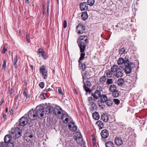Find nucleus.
<instances>
[{
  "label": "nucleus",
  "instance_id": "obj_1",
  "mask_svg": "<svg viewBox=\"0 0 147 147\" xmlns=\"http://www.w3.org/2000/svg\"><path fill=\"white\" fill-rule=\"evenodd\" d=\"M88 43V39H85L84 40L82 38H80V41L78 43V46L80 49V52L81 53L80 57V60L84 59V58L85 55L84 52L86 46Z\"/></svg>",
  "mask_w": 147,
  "mask_h": 147
},
{
  "label": "nucleus",
  "instance_id": "obj_2",
  "mask_svg": "<svg viewBox=\"0 0 147 147\" xmlns=\"http://www.w3.org/2000/svg\"><path fill=\"white\" fill-rule=\"evenodd\" d=\"M44 107L41 105L37 106L36 109L35 113L36 116L40 118L43 117L45 111L43 110Z\"/></svg>",
  "mask_w": 147,
  "mask_h": 147
},
{
  "label": "nucleus",
  "instance_id": "obj_3",
  "mask_svg": "<svg viewBox=\"0 0 147 147\" xmlns=\"http://www.w3.org/2000/svg\"><path fill=\"white\" fill-rule=\"evenodd\" d=\"M22 131L18 127L11 129V134L13 135V136L16 138H18L22 136Z\"/></svg>",
  "mask_w": 147,
  "mask_h": 147
},
{
  "label": "nucleus",
  "instance_id": "obj_4",
  "mask_svg": "<svg viewBox=\"0 0 147 147\" xmlns=\"http://www.w3.org/2000/svg\"><path fill=\"white\" fill-rule=\"evenodd\" d=\"M62 109L59 106H55L53 108V113L57 116H60L63 113Z\"/></svg>",
  "mask_w": 147,
  "mask_h": 147
},
{
  "label": "nucleus",
  "instance_id": "obj_5",
  "mask_svg": "<svg viewBox=\"0 0 147 147\" xmlns=\"http://www.w3.org/2000/svg\"><path fill=\"white\" fill-rule=\"evenodd\" d=\"M84 85L83 88L87 92H90L92 90L90 89L92 84L89 81H87L85 82L83 81Z\"/></svg>",
  "mask_w": 147,
  "mask_h": 147
},
{
  "label": "nucleus",
  "instance_id": "obj_6",
  "mask_svg": "<svg viewBox=\"0 0 147 147\" xmlns=\"http://www.w3.org/2000/svg\"><path fill=\"white\" fill-rule=\"evenodd\" d=\"M40 72L42 75L43 78L46 79L47 77L48 71L44 65H42L40 68Z\"/></svg>",
  "mask_w": 147,
  "mask_h": 147
},
{
  "label": "nucleus",
  "instance_id": "obj_7",
  "mask_svg": "<svg viewBox=\"0 0 147 147\" xmlns=\"http://www.w3.org/2000/svg\"><path fill=\"white\" fill-rule=\"evenodd\" d=\"M44 107L43 110L45 111L44 113L45 114H48L50 113H51L53 111V107L50 106L44 105H41Z\"/></svg>",
  "mask_w": 147,
  "mask_h": 147
},
{
  "label": "nucleus",
  "instance_id": "obj_8",
  "mask_svg": "<svg viewBox=\"0 0 147 147\" xmlns=\"http://www.w3.org/2000/svg\"><path fill=\"white\" fill-rule=\"evenodd\" d=\"M76 31L79 34H82L85 32V27L81 24H79L76 28Z\"/></svg>",
  "mask_w": 147,
  "mask_h": 147
},
{
  "label": "nucleus",
  "instance_id": "obj_9",
  "mask_svg": "<svg viewBox=\"0 0 147 147\" xmlns=\"http://www.w3.org/2000/svg\"><path fill=\"white\" fill-rule=\"evenodd\" d=\"M28 117L31 120H33L36 119V116L35 112L33 109H31L29 111Z\"/></svg>",
  "mask_w": 147,
  "mask_h": 147
},
{
  "label": "nucleus",
  "instance_id": "obj_10",
  "mask_svg": "<svg viewBox=\"0 0 147 147\" xmlns=\"http://www.w3.org/2000/svg\"><path fill=\"white\" fill-rule=\"evenodd\" d=\"M68 125L69 128L70 130L74 132L76 131L77 129V126L74 122H69L68 124Z\"/></svg>",
  "mask_w": 147,
  "mask_h": 147
},
{
  "label": "nucleus",
  "instance_id": "obj_11",
  "mask_svg": "<svg viewBox=\"0 0 147 147\" xmlns=\"http://www.w3.org/2000/svg\"><path fill=\"white\" fill-rule=\"evenodd\" d=\"M91 95L96 99L99 98L101 96L100 91V90H95L94 93H92Z\"/></svg>",
  "mask_w": 147,
  "mask_h": 147
},
{
  "label": "nucleus",
  "instance_id": "obj_12",
  "mask_svg": "<svg viewBox=\"0 0 147 147\" xmlns=\"http://www.w3.org/2000/svg\"><path fill=\"white\" fill-rule=\"evenodd\" d=\"M28 119L26 117H22L19 120L20 124L21 126H24L27 123Z\"/></svg>",
  "mask_w": 147,
  "mask_h": 147
},
{
  "label": "nucleus",
  "instance_id": "obj_13",
  "mask_svg": "<svg viewBox=\"0 0 147 147\" xmlns=\"http://www.w3.org/2000/svg\"><path fill=\"white\" fill-rule=\"evenodd\" d=\"M101 136L103 138H106L109 136L108 131L106 129H105L102 130L101 133Z\"/></svg>",
  "mask_w": 147,
  "mask_h": 147
},
{
  "label": "nucleus",
  "instance_id": "obj_14",
  "mask_svg": "<svg viewBox=\"0 0 147 147\" xmlns=\"http://www.w3.org/2000/svg\"><path fill=\"white\" fill-rule=\"evenodd\" d=\"M88 5L86 2H84L80 3V8L82 11H84L86 10L88 8Z\"/></svg>",
  "mask_w": 147,
  "mask_h": 147
},
{
  "label": "nucleus",
  "instance_id": "obj_15",
  "mask_svg": "<svg viewBox=\"0 0 147 147\" xmlns=\"http://www.w3.org/2000/svg\"><path fill=\"white\" fill-rule=\"evenodd\" d=\"M12 136H12L11 133V135L9 134L6 135L4 138V142L5 143H9V142L11 141Z\"/></svg>",
  "mask_w": 147,
  "mask_h": 147
},
{
  "label": "nucleus",
  "instance_id": "obj_16",
  "mask_svg": "<svg viewBox=\"0 0 147 147\" xmlns=\"http://www.w3.org/2000/svg\"><path fill=\"white\" fill-rule=\"evenodd\" d=\"M90 75L88 71H85L84 73L82 74V78L83 80V81H84V79H88L90 78Z\"/></svg>",
  "mask_w": 147,
  "mask_h": 147
},
{
  "label": "nucleus",
  "instance_id": "obj_17",
  "mask_svg": "<svg viewBox=\"0 0 147 147\" xmlns=\"http://www.w3.org/2000/svg\"><path fill=\"white\" fill-rule=\"evenodd\" d=\"M69 116L66 114H63L61 117V119L63 122L65 123H68L69 121Z\"/></svg>",
  "mask_w": 147,
  "mask_h": 147
},
{
  "label": "nucleus",
  "instance_id": "obj_18",
  "mask_svg": "<svg viewBox=\"0 0 147 147\" xmlns=\"http://www.w3.org/2000/svg\"><path fill=\"white\" fill-rule=\"evenodd\" d=\"M78 134H79L77 136H76L75 139L78 143L80 144L82 141L83 139L81 135L79 133H78Z\"/></svg>",
  "mask_w": 147,
  "mask_h": 147
},
{
  "label": "nucleus",
  "instance_id": "obj_19",
  "mask_svg": "<svg viewBox=\"0 0 147 147\" xmlns=\"http://www.w3.org/2000/svg\"><path fill=\"white\" fill-rule=\"evenodd\" d=\"M115 143L117 146H121L123 144L122 140L118 137H116L115 138Z\"/></svg>",
  "mask_w": 147,
  "mask_h": 147
},
{
  "label": "nucleus",
  "instance_id": "obj_20",
  "mask_svg": "<svg viewBox=\"0 0 147 147\" xmlns=\"http://www.w3.org/2000/svg\"><path fill=\"white\" fill-rule=\"evenodd\" d=\"M123 63L125 67L130 66L132 67H134L135 66V64L132 63L130 62L128 59L124 61Z\"/></svg>",
  "mask_w": 147,
  "mask_h": 147
},
{
  "label": "nucleus",
  "instance_id": "obj_21",
  "mask_svg": "<svg viewBox=\"0 0 147 147\" xmlns=\"http://www.w3.org/2000/svg\"><path fill=\"white\" fill-rule=\"evenodd\" d=\"M115 76L117 78H122L123 76L122 70L119 69L118 71L116 72Z\"/></svg>",
  "mask_w": 147,
  "mask_h": 147
},
{
  "label": "nucleus",
  "instance_id": "obj_22",
  "mask_svg": "<svg viewBox=\"0 0 147 147\" xmlns=\"http://www.w3.org/2000/svg\"><path fill=\"white\" fill-rule=\"evenodd\" d=\"M101 118L102 121L105 122H107L109 119L107 114L106 113L102 114L101 115Z\"/></svg>",
  "mask_w": 147,
  "mask_h": 147
},
{
  "label": "nucleus",
  "instance_id": "obj_23",
  "mask_svg": "<svg viewBox=\"0 0 147 147\" xmlns=\"http://www.w3.org/2000/svg\"><path fill=\"white\" fill-rule=\"evenodd\" d=\"M134 67H132L129 66H127L125 67L124 71L126 74H129L131 73V71L132 69Z\"/></svg>",
  "mask_w": 147,
  "mask_h": 147
},
{
  "label": "nucleus",
  "instance_id": "obj_24",
  "mask_svg": "<svg viewBox=\"0 0 147 147\" xmlns=\"http://www.w3.org/2000/svg\"><path fill=\"white\" fill-rule=\"evenodd\" d=\"M92 115L94 119L96 120H98L100 118V116L99 114L96 111L93 113Z\"/></svg>",
  "mask_w": 147,
  "mask_h": 147
},
{
  "label": "nucleus",
  "instance_id": "obj_25",
  "mask_svg": "<svg viewBox=\"0 0 147 147\" xmlns=\"http://www.w3.org/2000/svg\"><path fill=\"white\" fill-rule=\"evenodd\" d=\"M81 16L82 19L84 20L87 19L88 17V13L86 11L83 12L82 13Z\"/></svg>",
  "mask_w": 147,
  "mask_h": 147
},
{
  "label": "nucleus",
  "instance_id": "obj_26",
  "mask_svg": "<svg viewBox=\"0 0 147 147\" xmlns=\"http://www.w3.org/2000/svg\"><path fill=\"white\" fill-rule=\"evenodd\" d=\"M118 69V66L117 65H113L111 68V71L113 72H116Z\"/></svg>",
  "mask_w": 147,
  "mask_h": 147
},
{
  "label": "nucleus",
  "instance_id": "obj_27",
  "mask_svg": "<svg viewBox=\"0 0 147 147\" xmlns=\"http://www.w3.org/2000/svg\"><path fill=\"white\" fill-rule=\"evenodd\" d=\"M112 96L115 98L118 97L119 95V92L118 90L117 89L112 92Z\"/></svg>",
  "mask_w": 147,
  "mask_h": 147
},
{
  "label": "nucleus",
  "instance_id": "obj_28",
  "mask_svg": "<svg viewBox=\"0 0 147 147\" xmlns=\"http://www.w3.org/2000/svg\"><path fill=\"white\" fill-rule=\"evenodd\" d=\"M96 123L98 125L100 129H101L103 128L104 127V125L102 121L100 120L96 122Z\"/></svg>",
  "mask_w": 147,
  "mask_h": 147
},
{
  "label": "nucleus",
  "instance_id": "obj_29",
  "mask_svg": "<svg viewBox=\"0 0 147 147\" xmlns=\"http://www.w3.org/2000/svg\"><path fill=\"white\" fill-rule=\"evenodd\" d=\"M106 76L107 77L111 78L113 74L111 73V71L109 70H107L105 72Z\"/></svg>",
  "mask_w": 147,
  "mask_h": 147
},
{
  "label": "nucleus",
  "instance_id": "obj_30",
  "mask_svg": "<svg viewBox=\"0 0 147 147\" xmlns=\"http://www.w3.org/2000/svg\"><path fill=\"white\" fill-rule=\"evenodd\" d=\"M105 145L106 147H114V145L113 143L110 141L107 142L105 144Z\"/></svg>",
  "mask_w": 147,
  "mask_h": 147
},
{
  "label": "nucleus",
  "instance_id": "obj_31",
  "mask_svg": "<svg viewBox=\"0 0 147 147\" xmlns=\"http://www.w3.org/2000/svg\"><path fill=\"white\" fill-rule=\"evenodd\" d=\"M115 90H117L116 87L115 86L114 84H112L111 85L109 88V91L112 92L115 91Z\"/></svg>",
  "mask_w": 147,
  "mask_h": 147
},
{
  "label": "nucleus",
  "instance_id": "obj_32",
  "mask_svg": "<svg viewBox=\"0 0 147 147\" xmlns=\"http://www.w3.org/2000/svg\"><path fill=\"white\" fill-rule=\"evenodd\" d=\"M117 83L119 86H122L124 83V80L122 78H120L117 80Z\"/></svg>",
  "mask_w": 147,
  "mask_h": 147
},
{
  "label": "nucleus",
  "instance_id": "obj_33",
  "mask_svg": "<svg viewBox=\"0 0 147 147\" xmlns=\"http://www.w3.org/2000/svg\"><path fill=\"white\" fill-rule=\"evenodd\" d=\"M100 98L101 101L103 102H105L107 100V96L105 95H102V96L101 95Z\"/></svg>",
  "mask_w": 147,
  "mask_h": 147
},
{
  "label": "nucleus",
  "instance_id": "obj_34",
  "mask_svg": "<svg viewBox=\"0 0 147 147\" xmlns=\"http://www.w3.org/2000/svg\"><path fill=\"white\" fill-rule=\"evenodd\" d=\"M88 100L90 104H93L96 101L94 97L93 98L92 96L89 97L88 98Z\"/></svg>",
  "mask_w": 147,
  "mask_h": 147
},
{
  "label": "nucleus",
  "instance_id": "obj_35",
  "mask_svg": "<svg viewBox=\"0 0 147 147\" xmlns=\"http://www.w3.org/2000/svg\"><path fill=\"white\" fill-rule=\"evenodd\" d=\"M18 61V59L17 57V56H16L14 58L13 61L14 66L16 68L17 67V63Z\"/></svg>",
  "mask_w": 147,
  "mask_h": 147
},
{
  "label": "nucleus",
  "instance_id": "obj_36",
  "mask_svg": "<svg viewBox=\"0 0 147 147\" xmlns=\"http://www.w3.org/2000/svg\"><path fill=\"white\" fill-rule=\"evenodd\" d=\"M119 51V53L121 55H122L125 53V49L124 47H122L121 46L120 47Z\"/></svg>",
  "mask_w": 147,
  "mask_h": 147
},
{
  "label": "nucleus",
  "instance_id": "obj_37",
  "mask_svg": "<svg viewBox=\"0 0 147 147\" xmlns=\"http://www.w3.org/2000/svg\"><path fill=\"white\" fill-rule=\"evenodd\" d=\"M80 58H79L78 60V63L79 65H81V68L83 70L85 68L86 65H85L84 63L83 64L82 62L81 61L83 60V59L80 60ZM84 71V70H83Z\"/></svg>",
  "mask_w": 147,
  "mask_h": 147
},
{
  "label": "nucleus",
  "instance_id": "obj_38",
  "mask_svg": "<svg viewBox=\"0 0 147 147\" xmlns=\"http://www.w3.org/2000/svg\"><path fill=\"white\" fill-rule=\"evenodd\" d=\"M106 79V76H102L99 79V81L102 83L104 84L105 82Z\"/></svg>",
  "mask_w": 147,
  "mask_h": 147
},
{
  "label": "nucleus",
  "instance_id": "obj_39",
  "mask_svg": "<svg viewBox=\"0 0 147 147\" xmlns=\"http://www.w3.org/2000/svg\"><path fill=\"white\" fill-rule=\"evenodd\" d=\"M33 136L32 134L30 132H26L25 134V138L26 139H26V138H31Z\"/></svg>",
  "mask_w": 147,
  "mask_h": 147
},
{
  "label": "nucleus",
  "instance_id": "obj_40",
  "mask_svg": "<svg viewBox=\"0 0 147 147\" xmlns=\"http://www.w3.org/2000/svg\"><path fill=\"white\" fill-rule=\"evenodd\" d=\"M28 93L27 89H25L23 92V94L26 97V98H28L29 97V96L28 95Z\"/></svg>",
  "mask_w": 147,
  "mask_h": 147
},
{
  "label": "nucleus",
  "instance_id": "obj_41",
  "mask_svg": "<svg viewBox=\"0 0 147 147\" xmlns=\"http://www.w3.org/2000/svg\"><path fill=\"white\" fill-rule=\"evenodd\" d=\"M95 2V0H88V4L90 6H93Z\"/></svg>",
  "mask_w": 147,
  "mask_h": 147
},
{
  "label": "nucleus",
  "instance_id": "obj_42",
  "mask_svg": "<svg viewBox=\"0 0 147 147\" xmlns=\"http://www.w3.org/2000/svg\"><path fill=\"white\" fill-rule=\"evenodd\" d=\"M124 60L122 58H119L117 61V64L119 65H121L123 63Z\"/></svg>",
  "mask_w": 147,
  "mask_h": 147
},
{
  "label": "nucleus",
  "instance_id": "obj_43",
  "mask_svg": "<svg viewBox=\"0 0 147 147\" xmlns=\"http://www.w3.org/2000/svg\"><path fill=\"white\" fill-rule=\"evenodd\" d=\"M104 102H103L101 101H99L98 102L99 106L101 108L103 109L105 107Z\"/></svg>",
  "mask_w": 147,
  "mask_h": 147
},
{
  "label": "nucleus",
  "instance_id": "obj_44",
  "mask_svg": "<svg viewBox=\"0 0 147 147\" xmlns=\"http://www.w3.org/2000/svg\"><path fill=\"white\" fill-rule=\"evenodd\" d=\"M105 102L106 105L109 106H111L113 103V102L110 99H107Z\"/></svg>",
  "mask_w": 147,
  "mask_h": 147
},
{
  "label": "nucleus",
  "instance_id": "obj_45",
  "mask_svg": "<svg viewBox=\"0 0 147 147\" xmlns=\"http://www.w3.org/2000/svg\"><path fill=\"white\" fill-rule=\"evenodd\" d=\"M39 56H42L43 58L44 59H45L48 57L47 55H46V53L45 52L40 54Z\"/></svg>",
  "mask_w": 147,
  "mask_h": 147
},
{
  "label": "nucleus",
  "instance_id": "obj_46",
  "mask_svg": "<svg viewBox=\"0 0 147 147\" xmlns=\"http://www.w3.org/2000/svg\"><path fill=\"white\" fill-rule=\"evenodd\" d=\"M57 93L61 95H63V92L62 91L60 87H57Z\"/></svg>",
  "mask_w": 147,
  "mask_h": 147
},
{
  "label": "nucleus",
  "instance_id": "obj_47",
  "mask_svg": "<svg viewBox=\"0 0 147 147\" xmlns=\"http://www.w3.org/2000/svg\"><path fill=\"white\" fill-rule=\"evenodd\" d=\"M113 83V80L112 79H107V81L106 83L108 85L110 84Z\"/></svg>",
  "mask_w": 147,
  "mask_h": 147
},
{
  "label": "nucleus",
  "instance_id": "obj_48",
  "mask_svg": "<svg viewBox=\"0 0 147 147\" xmlns=\"http://www.w3.org/2000/svg\"><path fill=\"white\" fill-rule=\"evenodd\" d=\"M7 46L6 45H4L3 46V50L2 51V53L5 54V52L7 50Z\"/></svg>",
  "mask_w": 147,
  "mask_h": 147
},
{
  "label": "nucleus",
  "instance_id": "obj_49",
  "mask_svg": "<svg viewBox=\"0 0 147 147\" xmlns=\"http://www.w3.org/2000/svg\"><path fill=\"white\" fill-rule=\"evenodd\" d=\"M6 66V60L5 59H4L3 63L2 66V69H5Z\"/></svg>",
  "mask_w": 147,
  "mask_h": 147
},
{
  "label": "nucleus",
  "instance_id": "obj_50",
  "mask_svg": "<svg viewBox=\"0 0 147 147\" xmlns=\"http://www.w3.org/2000/svg\"><path fill=\"white\" fill-rule=\"evenodd\" d=\"M5 147H14L13 144L12 143H8L6 144Z\"/></svg>",
  "mask_w": 147,
  "mask_h": 147
},
{
  "label": "nucleus",
  "instance_id": "obj_51",
  "mask_svg": "<svg viewBox=\"0 0 147 147\" xmlns=\"http://www.w3.org/2000/svg\"><path fill=\"white\" fill-rule=\"evenodd\" d=\"M113 101L115 104L118 105L120 103V100L117 99H114L113 100Z\"/></svg>",
  "mask_w": 147,
  "mask_h": 147
},
{
  "label": "nucleus",
  "instance_id": "obj_52",
  "mask_svg": "<svg viewBox=\"0 0 147 147\" xmlns=\"http://www.w3.org/2000/svg\"><path fill=\"white\" fill-rule=\"evenodd\" d=\"M39 86L41 88H44L45 86L44 83L43 82H41L39 84Z\"/></svg>",
  "mask_w": 147,
  "mask_h": 147
},
{
  "label": "nucleus",
  "instance_id": "obj_53",
  "mask_svg": "<svg viewBox=\"0 0 147 147\" xmlns=\"http://www.w3.org/2000/svg\"><path fill=\"white\" fill-rule=\"evenodd\" d=\"M45 94L44 93H42L40 95V98L42 99H45Z\"/></svg>",
  "mask_w": 147,
  "mask_h": 147
},
{
  "label": "nucleus",
  "instance_id": "obj_54",
  "mask_svg": "<svg viewBox=\"0 0 147 147\" xmlns=\"http://www.w3.org/2000/svg\"><path fill=\"white\" fill-rule=\"evenodd\" d=\"M6 144L4 142H1L0 143V147H5Z\"/></svg>",
  "mask_w": 147,
  "mask_h": 147
},
{
  "label": "nucleus",
  "instance_id": "obj_55",
  "mask_svg": "<svg viewBox=\"0 0 147 147\" xmlns=\"http://www.w3.org/2000/svg\"><path fill=\"white\" fill-rule=\"evenodd\" d=\"M63 25L64 28H65L67 26V21L65 20L63 23Z\"/></svg>",
  "mask_w": 147,
  "mask_h": 147
},
{
  "label": "nucleus",
  "instance_id": "obj_56",
  "mask_svg": "<svg viewBox=\"0 0 147 147\" xmlns=\"http://www.w3.org/2000/svg\"><path fill=\"white\" fill-rule=\"evenodd\" d=\"M45 51L44 50L42 49H40L38 51V53H39V54L40 55V54L44 53Z\"/></svg>",
  "mask_w": 147,
  "mask_h": 147
},
{
  "label": "nucleus",
  "instance_id": "obj_57",
  "mask_svg": "<svg viewBox=\"0 0 147 147\" xmlns=\"http://www.w3.org/2000/svg\"><path fill=\"white\" fill-rule=\"evenodd\" d=\"M91 105L93 109H95L96 108V105L95 104V103L94 102L93 103V104H90Z\"/></svg>",
  "mask_w": 147,
  "mask_h": 147
},
{
  "label": "nucleus",
  "instance_id": "obj_58",
  "mask_svg": "<svg viewBox=\"0 0 147 147\" xmlns=\"http://www.w3.org/2000/svg\"><path fill=\"white\" fill-rule=\"evenodd\" d=\"M82 38L84 40L85 39H88L87 36L86 35L84 36H80V38Z\"/></svg>",
  "mask_w": 147,
  "mask_h": 147
},
{
  "label": "nucleus",
  "instance_id": "obj_59",
  "mask_svg": "<svg viewBox=\"0 0 147 147\" xmlns=\"http://www.w3.org/2000/svg\"><path fill=\"white\" fill-rule=\"evenodd\" d=\"M92 143H93V144H96V139H95V137H92Z\"/></svg>",
  "mask_w": 147,
  "mask_h": 147
},
{
  "label": "nucleus",
  "instance_id": "obj_60",
  "mask_svg": "<svg viewBox=\"0 0 147 147\" xmlns=\"http://www.w3.org/2000/svg\"><path fill=\"white\" fill-rule=\"evenodd\" d=\"M7 116L4 113H3V119L4 121H5L6 119Z\"/></svg>",
  "mask_w": 147,
  "mask_h": 147
},
{
  "label": "nucleus",
  "instance_id": "obj_61",
  "mask_svg": "<svg viewBox=\"0 0 147 147\" xmlns=\"http://www.w3.org/2000/svg\"><path fill=\"white\" fill-rule=\"evenodd\" d=\"M51 91V90L50 88H46L44 90V91L45 92H47L49 91Z\"/></svg>",
  "mask_w": 147,
  "mask_h": 147
},
{
  "label": "nucleus",
  "instance_id": "obj_62",
  "mask_svg": "<svg viewBox=\"0 0 147 147\" xmlns=\"http://www.w3.org/2000/svg\"><path fill=\"white\" fill-rule=\"evenodd\" d=\"M9 113L10 115H13V111L12 109H10L9 110Z\"/></svg>",
  "mask_w": 147,
  "mask_h": 147
},
{
  "label": "nucleus",
  "instance_id": "obj_63",
  "mask_svg": "<svg viewBox=\"0 0 147 147\" xmlns=\"http://www.w3.org/2000/svg\"><path fill=\"white\" fill-rule=\"evenodd\" d=\"M4 102V99L3 98H2L1 101L0 102V105L1 106L2 105V104H3V102Z\"/></svg>",
  "mask_w": 147,
  "mask_h": 147
},
{
  "label": "nucleus",
  "instance_id": "obj_64",
  "mask_svg": "<svg viewBox=\"0 0 147 147\" xmlns=\"http://www.w3.org/2000/svg\"><path fill=\"white\" fill-rule=\"evenodd\" d=\"M125 49L126 50L128 51L130 48V47L129 45L127 44V47H125Z\"/></svg>",
  "mask_w": 147,
  "mask_h": 147
}]
</instances>
